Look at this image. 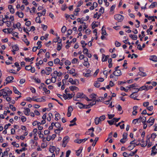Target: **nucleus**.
<instances>
[{
	"label": "nucleus",
	"mask_w": 157,
	"mask_h": 157,
	"mask_svg": "<svg viewBox=\"0 0 157 157\" xmlns=\"http://www.w3.org/2000/svg\"><path fill=\"white\" fill-rule=\"evenodd\" d=\"M74 85H77L79 83L78 80L77 79H75L74 80Z\"/></svg>",
	"instance_id": "nucleus-58"
},
{
	"label": "nucleus",
	"mask_w": 157,
	"mask_h": 157,
	"mask_svg": "<svg viewBox=\"0 0 157 157\" xmlns=\"http://www.w3.org/2000/svg\"><path fill=\"white\" fill-rule=\"evenodd\" d=\"M109 97L110 98V99L109 100H108V101H105V104H108L109 103V102L110 101L112 100V97H110V96H109Z\"/></svg>",
	"instance_id": "nucleus-49"
},
{
	"label": "nucleus",
	"mask_w": 157,
	"mask_h": 157,
	"mask_svg": "<svg viewBox=\"0 0 157 157\" xmlns=\"http://www.w3.org/2000/svg\"><path fill=\"white\" fill-rule=\"evenodd\" d=\"M68 82L74 85V80L72 78H70L69 79Z\"/></svg>",
	"instance_id": "nucleus-48"
},
{
	"label": "nucleus",
	"mask_w": 157,
	"mask_h": 157,
	"mask_svg": "<svg viewBox=\"0 0 157 157\" xmlns=\"http://www.w3.org/2000/svg\"><path fill=\"white\" fill-rule=\"evenodd\" d=\"M157 6V2H154L151 3V5L149 6V8H153Z\"/></svg>",
	"instance_id": "nucleus-16"
},
{
	"label": "nucleus",
	"mask_w": 157,
	"mask_h": 157,
	"mask_svg": "<svg viewBox=\"0 0 157 157\" xmlns=\"http://www.w3.org/2000/svg\"><path fill=\"white\" fill-rule=\"evenodd\" d=\"M67 8V5L66 4H64L63 5L62 7V10L63 11H64L65 10V9Z\"/></svg>",
	"instance_id": "nucleus-53"
},
{
	"label": "nucleus",
	"mask_w": 157,
	"mask_h": 157,
	"mask_svg": "<svg viewBox=\"0 0 157 157\" xmlns=\"http://www.w3.org/2000/svg\"><path fill=\"white\" fill-rule=\"evenodd\" d=\"M78 61V59L76 58H74L71 61L72 63H75L77 62Z\"/></svg>",
	"instance_id": "nucleus-56"
},
{
	"label": "nucleus",
	"mask_w": 157,
	"mask_h": 157,
	"mask_svg": "<svg viewBox=\"0 0 157 157\" xmlns=\"http://www.w3.org/2000/svg\"><path fill=\"white\" fill-rule=\"evenodd\" d=\"M40 17L38 16L36 18L35 21L37 23H41V21H40Z\"/></svg>",
	"instance_id": "nucleus-33"
},
{
	"label": "nucleus",
	"mask_w": 157,
	"mask_h": 157,
	"mask_svg": "<svg viewBox=\"0 0 157 157\" xmlns=\"http://www.w3.org/2000/svg\"><path fill=\"white\" fill-rule=\"evenodd\" d=\"M101 13L99 14L98 15V13L96 12V13L94 14V18L97 17V19H98L101 16Z\"/></svg>",
	"instance_id": "nucleus-31"
},
{
	"label": "nucleus",
	"mask_w": 157,
	"mask_h": 157,
	"mask_svg": "<svg viewBox=\"0 0 157 157\" xmlns=\"http://www.w3.org/2000/svg\"><path fill=\"white\" fill-rule=\"evenodd\" d=\"M51 82H53V81H52V79H47L46 80L45 83L47 85H48L50 84Z\"/></svg>",
	"instance_id": "nucleus-29"
},
{
	"label": "nucleus",
	"mask_w": 157,
	"mask_h": 157,
	"mask_svg": "<svg viewBox=\"0 0 157 157\" xmlns=\"http://www.w3.org/2000/svg\"><path fill=\"white\" fill-rule=\"evenodd\" d=\"M21 120L23 122H24L26 121V118L24 116L21 117Z\"/></svg>",
	"instance_id": "nucleus-62"
},
{
	"label": "nucleus",
	"mask_w": 157,
	"mask_h": 157,
	"mask_svg": "<svg viewBox=\"0 0 157 157\" xmlns=\"http://www.w3.org/2000/svg\"><path fill=\"white\" fill-rule=\"evenodd\" d=\"M109 56L108 55L105 56V55H103L102 61V62L106 61L107 60L108 58L109 57Z\"/></svg>",
	"instance_id": "nucleus-14"
},
{
	"label": "nucleus",
	"mask_w": 157,
	"mask_h": 157,
	"mask_svg": "<svg viewBox=\"0 0 157 157\" xmlns=\"http://www.w3.org/2000/svg\"><path fill=\"white\" fill-rule=\"evenodd\" d=\"M0 92H1L4 98L6 96H9L12 93V91L8 87H6L4 89L0 90Z\"/></svg>",
	"instance_id": "nucleus-1"
},
{
	"label": "nucleus",
	"mask_w": 157,
	"mask_h": 157,
	"mask_svg": "<svg viewBox=\"0 0 157 157\" xmlns=\"http://www.w3.org/2000/svg\"><path fill=\"white\" fill-rule=\"evenodd\" d=\"M115 44L117 47H118L121 45V44L117 41L115 42Z\"/></svg>",
	"instance_id": "nucleus-46"
},
{
	"label": "nucleus",
	"mask_w": 157,
	"mask_h": 157,
	"mask_svg": "<svg viewBox=\"0 0 157 157\" xmlns=\"http://www.w3.org/2000/svg\"><path fill=\"white\" fill-rule=\"evenodd\" d=\"M13 50L12 52L16 51L19 50V48L17 45H15L12 46Z\"/></svg>",
	"instance_id": "nucleus-12"
},
{
	"label": "nucleus",
	"mask_w": 157,
	"mask_h": 157,
	"mask_svg": "<svg viewBox=\"0 0 157 157\" xmlns=\"http://www.w3.org/2000/svg\"><path fill=\"white\" fill-rule=\"evenodd\" d=\"M13 77L12 76H9L6 78V81L8 83L11 82L13 79Z\"/></svg>",
	"instance_id": "nucleus-10"
},
{
	"label": "nucleus",
	"mask_w": 157,
	"mask_h": 157,
	"mask_svg": "<svg viewBox=\"0 0 157 157\" xmlns=\"http://www.w3.org/2000/svg\"><path fill=\"white\" fill-rule=\"evenodd\" d=\"M137 92V91L133 92L129 96V97L132 98H133L134 100H137L136 98V96L133 95L134 94Z\"/></svg>",
	"instance_id": "nucleus-25"
},
{
	"label": "nucleus",
	"mask_w": 157,
	"mask_h": 157,
	"mask_svg": "<svg viewBox=\"0 0 157 157\" xmlns=\"http://www.w3.org/2000/svg\"><path fill=\"white\" fill-rule=\"evenodd\" d=\"M82 149L80 148L79 149L77 150L76 151V155L78 156H79L82 152Z\"/></svg>",
	"instance_id": "nucleus-36"
},
{
	"label": "nucleus",
	"mask_w": 157,
	"mask_h": 157,
	"mask_svg": "<svg viewBox=\"0 0 157 157\" xmlns=\"http://www.w3.org/2000/svg\"><path fill=\"white\" fill-rule=\"evenodd\" d=\"M129 37L131 38L132 40H136L137 38V36L136 35H132V34L129 35Z\"/></svg>",
	"instance_id": "nucleus-26"
},
{
	"label": "nucleus",
	"mask_w": 157,
	"mask_h": 157,
	"mask_svg": "<svg viewBox=\"0 0 157 157\" xmlns=\"http://www.w3.org/2000/svg\"><path fill=\"white\" fill-rule=\"evenodd\" d=\"M65 64L66 65H70L71 64V62L69 60H66L65 62Z\"/></svg>",
	"instance_id": "nucleus-52"
},
{
	"label": "nucleus",
	"mask_w": 157,
	"mask_h": 157,
	"mask_svg": "<svg viewBox=\"0 0 157 157\" xmlns=\"http://www.w3.org/2000/svg\"><path fill=\"white\" fill-rule=\"evenodd\" d=\"M155 120V119L153 118L152 117H151L147 121V122L148 123H151L154 122Z\"/></svg>",
	"instance_id": "nucleus-20"
},
{
	"label": "nucleus",
	"mask_w": 157,
	"mask_h": 157,
	"mask_svg": "<svg viewBox=\"0 0 157 157\" xmlns=\"http://www.w3.org/2000/svg\"><path fill=\"white\" fill-rule=\"evenodd\" d=\"M76 96L78 98H83L85 96V95L83 93H78Z\"/></svg>",
	"instance_id": "nucleus-13"
},
{
	"label": "nucleus",
	"mask_w": 157,
	"mask_h": 157,
	"mask_svg": "<svg viewBox=\"0 0 157 157\" xmlns=\"http://www.w3.org/2000/svg\"><path fill=\"white\" fill-rule=\"evenodd\" d=\"M33 100L38 102H40L42 101V99L40 98H38L37 99H35L34 97L32 98Z\"/></svg>",
	"instance_id": "nucleus-30"
},
{
	"label": "nucleus",
	"mask_w": 157,
	"mask_h": 157,
	"mask_svg": "<svg viewBox=\"0 0 157 157\" xmlns=\"http://www.w3.org/2000/svg\"><path fill=\"white\" fill-rule=\"evenodd\" d=\"M32 66L30 65L26 66L25 67V69L28 71H29L31 68Z\"/></svg>",
	"instance_id": "nucleus-47"
},
{
	"label": "nucleus",
	"mask_w": 157,
	"mask_h": 157,
	"mask_svg": "<svg viewBox=\"0 0 157 157\" xmlns=\"http://www.w3.org/2000/svg\"><path fill=\"white\" fill-rule=\"evenodd\" d=\"M113 74L116 76H119L121 75V72L120 70L114 71L113 73Z\"/></svg>",
	"instance_id": "nucleus-8"
},
{
	"label": "nucleus",
	"mask_w": 157,
	"mask_h": 157,
	"mask_svg": "<svg viewBox=\"0 0 157 157\" xmlns=\"http://www.w3.org/2000/svg\"><path fill=\"white\" fill-rule=\"evenodd\" d=\"M45 70L47 71H48V72H50V71H52V69L51 67H46V68H45Z\"/></svg>",
	"instance_id": "nucleus-59"
},
{
	"label": "nucleus",
	"mask_w": 157,
	"mask_h": 157,
	"mask_svg": "<svg viewBox=\"0 0 157 157\" xmlns=\"http://www.w3.org/2000/svg\"><path fill=\"white\" fill-rule=\"evenodd\" d=\"M16 14L20 18H23L24 16L23 13L22 12H17L16 13Z\"/></svg>",
	"instance_id": "nucleus-23"
},
{
	"label": "nucleus",
	"mask_w": 157,
	"mask_h": 157,
	"mask_svg": "<svg viewBox=\"0 0 157 157\" xmlns=\"http://www.w3.org/2000/svg\"><path fill=\"white\" fill-rule=\"evenodd\" d=\"M25 110L24 111V113L25 115H29V113L30 112V109L28 108H25Z\"/></svg>",
	"instance_id": "nucleus-18"
},
{
	"label": "nucleus",
	"mask_w": 157,
	"mask_h": 157,
	"mask_svg": "<svg viewBox=\"0 0 157 157\" xmlns=\"http://www.w3.org/2000/svg\"><path fill=\"white\" fill-rule=\"evenodd\" d=\"M10 108L13 111H14L16 110V108L15 107L13 106V105H10L9 106Z\"/></svg>",
	"instance_id": "nucleus-38"
},
{
	"label": "nucleus",
	"mask_w": 157,
	"mask_h": 157,
	"mask_svg": "<svg viewBox=\"0 0 157 157\" xmlns=\"http://www.w3.org/2000/svg\"><path fill=\"white\" fill-rule=\"evenodd\" d=\"M11 33L12 34V35L13 36H15V37L18 38V36L17 35V33L16 32H12Z\"/></svg>",
	"instance_id": "nucleus-54"
},
{
	"label": "nucleus",
	"mask_w": 157,
	"mask_h": 157,
	"mask_svg": "<svg viewBox=\"0 0 157 157\" xmlns=\"http://www.w3.org/2000/svg\"><path fill=\"white\" fill-rule=\"evenodd\" d=\"M139 87L138 85L136 83H134L131 85H129V86H127V87L129 89H130L131 88H132L133 89V88H135L134 87Z\"/></svg>",
	"instance_id": "nucleus-15"
},
{
	"label": "nucleus",
	"mask_w": 157,
	"mask_h": 157,
	"mask_svg": "<svg viewBox=\"0 0 157 157\" xmlns=\"http://www.w3.org/2000/svg\"><path fill=\"white\" fill-rule=\"evenodd\" d=\"M147 109L150 111H151L153 109V106H150L147 107Z\"/></svg>",
	"instance_id": "nucleus-63"
},
{
	"label": "nucleus",
	"mask_w": 157,
	"mask_h": 157,
	"mask_svg": "<svg viewBox=\"0 0 157 157\" xmlns=\"http://www.w3.org/2000/svg\"><path fill=\"white\" fill-rule=\"evenodd\" d=\"M156 146H153L152 148L151 153V155H155L157 153V149L156 148Z\"/></svg>",
	"instance_id": "nucleus-7"
},
{
	"label": "nucleus",
	"mask_w": 157,
	"mask_h": 157,
	"mask_svg": "<svg viewBox=\"0 0 157 157\" xmlns=\"http://www.w3.org/2000/svg\"><path fill=\"white\" fill-rule=\"evenodd\" d=\"M88 139V138H85L83 139H77L74 140V142L80 144L83 142H85Z\"/></svg>",
	"instance_id": "nucleus-6"
},
{
	"label": "nucleus",
	"mask_w": 157,
	"mask_h": 157,
	"mask_svg": "<svg viewBox=\"0 0 157 157\" xmlns=\"http://www.w3.org/2000/svg\"><path fill=\"white\" fill-rule=\"evenodd\" d=\"M95 96H96V94H93L91 95V98H92L91 99L92 100V101L95 100L96 99Z\"/></svg>",
	"instance_id": "nucleus-35"
},
{
	"label": "nucleus",
	"mask_w": 157,
	"mask_h": 157,
	"mask_svg": "<svg viewBox=\"0 0 157 157\" xmlns=\"http://www.w3.org/2000/svg\"><path fill=\"white\" fill-rule=\"evenodd\" d=\"M55 126L56 127L58 128V129H56L55 130V132L56 133H57L56 131H60L63 129V128L60 127L61 124L59 122H56L55 124Z\"/></svg>",
	"instance_id": "nucleus-5"
},
{
	"label": "nucleus",
	"mask_w": 157,
	"mask_h": 157,
	"mask_svg": "<svg viewBox=\"0 0 157 157\" xmlns=\"http://www.w3.org/2000/svg\"><path fill=\"white\" fill-rule=\"evenodd\" d=\"M75 69L74 68H72L69 71V73L71 74H72L75 73Z\"/></svg>",
	"instance_id": "nucleus-51"
},
{
	"label": "nucleus",
	"mask_w": 157,
	"mask_h": 157,
	"mask_svg": "<svg viewBox=\"0 0 157 157\" xmlns=\"http://www.w3.org/2000/svg\"><path fill=\"white\" fill-rule=\"evenodd\" d=\"M56 150V147L53 146H51L49 149V151L52 153H53Z\"/></svg>",
	"instance_id": "nucleus-21"
},
{
	"label": "nucleus",
	"mask_w": 157,
	"mask_h": 157,
	"mask_svg": "<svg viewBox=\"0 0 157 157\" xmlns=\"http://www.w3.org/2000/svg\"><path fill=\"white\" fill-rule=\"evenodd\" d=\"M138 75H140L141 76H142L144 77L146 76V74L145 73H144L143 72H142V71H140V72H139L137 75V76Z\"/></svg>",
	"instance_id": "nucleus-22"
},
{
	"label": "nucleus",
	"mask_w": 157,
	"mask_h": 157,
	"mask_svg": "<svg viewBox=\"0 0 157 157\" xmlns=\"http://www.w3.org/2000/svg\"><path fill=\"white\" fill-rule=\"evenodd\" d=\"M150 59L154 62H157V57L155 56H150Z\"/></svg>",
	"instance_id": "nucleus-11"
},
{
	"label": "nucleus",
	"mask_w": 157,
	"mask_h": 157,
	"mask_svg": "<svg viewBox=\"0 0 157 157\" xmlns=\"http://www.w3.org/2000/svg\"><path fill=\"white\" fill-rule=\"evenodd\" d=\"M76 120H77L76 118V117L74 118L72 120L70 121V123H73V124H69V126L71 127V126H72L74 125H76V123H75V121Z\"/></svg>",
	"instance_id": "nucleus-9"
},
{
	"label": "nucleus",
	"mask_w": 157,
	"mask_h": 157,
	"mask_svg": "<svg viewBox=\"0 0 157 157\" xmlns=\"http://www.w3.org/2000/svg\"><path fill=\"white\" fill-rule=\"evenodd\" d=\"M73 111V109L71 106L68 107V112L71 113Z\"/></svg>",
	"instance_id": "nucleus-60"
},
{
	"label": "nucleus",
	"mask_w": 157,
	"mask_h": 157,
	"mask_svg": "<svg viewBox=\"0 0 157 157\" xmlns=\"http://www.w3.org/2000/svg\"><path fill=\"white\" fill-rule=\"evenodd\" d=\"M62 44H58L57 49L58 51H60L61 48Z\"/></svg>",
	"instance_id": "nucleus-40"
},
{
	"label": "nucleus",
	"mask_w": 157,
	"mask_h": 157,
	"mask_svg": "<svg viewBox=\"0 0 157 157\" xmlns=\"http://www.w3.org/2000/svg\"><path fill=\"white\" fill-rule=\"evenodd\" d=\"M127 134L126 133H124L123 135V139H126L127 138Z\"/></svg>",
	"instance_id": "nucleus-50"
},
{
	"label": "nucleus",
	"mask_w": 157,
	"mask_h": 157,
	"mask_svg": "<svg viewBox=\"0 0 157 157\" xmlns=\"http://www.w3.org/2000/svg\"><path fill=\"white\" fill-rule=\"evenodd\" d=\"M25 79L22 78L21 79L20 83L21 84H22L25 83Z\"/></svg>",
	"instance_id": "nucleus-55"
},
{
	"label": "nucleus",
	"mask_w": 157,
	"mask_h": 157,
	"mask_svg": "<svg viewBox=\"0 0 157 157\" xmlns=\"http://www.w3.org/2000/svg\"><path fill=\"white\" fill-rule=\"evenodd\" d=\"M13 90L15 94H18V95H21V93L15 87H13Z\"/></svg>",
	"instance_id": "nucleus-27"
},
{
	"label": "nucleus",
	"mask_w": 157,
	"mask_h": 157,
	"mask_svg": "<svg viewBox=\"0 0 157 157\" xmlns=\"http://www.w3.org/2000/svg\"><path fill=\"white\" fill-rule=\"evenodd\" d=\"M156 134L155 133H153L151 134V139L153 141H154V139L156 138Z\"/></svg>",
	"instance_id": "nucleus-32"
},
{
	"label": "nucleus",
	"mask_w": 157,
	"mask_h": 157,
	"mask_svg": "<svg viewBox=\"0 0 157 157\" xmlns=\"http://www.w3.org/2000/svg\"><path fill=\"white\" fill-rule=\"evenodd\" d=\"M102 28H103V27ZM101 34H102V35H106V36L108 35V34L106 33V32L105 30V29H103V28H102V29Z\"/></svg>",
	"instance_id": "nucleus-42"
},
{
	"label": "nucleus",
	"mask_w": 157,
	"mask_h": 157,
	"mask_svg": "<svg viewBox=\"0 0 157 157\" xmlns=\"http://www.w3.org/2000/svg\"><path fill=\"white\" fill-rule=\"evenodd\" d=\"M69 138L67 136H65L63 139L62 146L63 147H65L67 142L69 141Z\"/></svg>",
	"instance_id": "nucleus-4"
},
{
	"label": "nucleus",
	"mask_w": 157,
	"mask_h": 157,
	"mask_svg": "<svg viewBox=\"0 0 157 157\" xmlns=\"http://www.w3.org/2000/svg\"><path fill=\"white\" fill-rule=\"evenodd\" d=\"M88 49L86 48L84 49L83 51V52L84 54H88Z\"/></svg>",
	"instance_id": "nucleus-45"
},
{
	"label": "nucleus",
	"mask_w": 157,
	"mask_h": 157,
	"mask_svg": "<svg viewBox=\"0 0 157 157\" xmlns=\"http://www.w3.org/2000/svg\"><path fill=\"white\" fill-rule=\"evenodd\" d=\"M124 17L120 14H117L114 16V19L119 22H121L124 19Z\"/></svg>",
	"instance_id": "nucleus-3"
},
{
	"label": "nucleus",
	"mask_w": 157,
	"mask_h": 157,
	"mask_svg": "<svg viewBox=\"0 0 157 157\" xmlns=\"http://www.w3.org/2000/svg\"><path fill=\"white\" fill-rule=\"evenodd\" d=\"M149 104V103L148 102H144L143 103V105L145 107L147 106Z\"/></svg>",
	"instance_id": "nucleus-61"
},
{
	"label": "nucleus",
	"mask_w": 157,
	"mask_h": 157,
	"mask_svg": "<svg viewBox=\"0 0 157 157\" xmlns=\"http://www.w3.org/2000/svg\"><path fill=\"white\" fill-rule=\"evenodd\" d=\"M60 62L59 59L58 58H57L56 59L54 60V63L55 64H58Z\"/></svg>",
	"instance_id": "nucleus-43"
},
{
	"label": "nucleus",
	"mask_w": 157,
	"mask_h": 157,
	"mask_svg": "<svg viewBox=\"0 0 157 157\" xmlns=\"http://www.w3.org/2000/svg\"><path fill=\"white\" fill-rule=\"evenodd\" d=\"M107 122L110 125H113L114 122V121L113 119L111 120L108 121Z\"/></svg>",
	"instance_id": "nucleus-39"
},
{
	"label": "nucleus",
	"mask_w": 157,
	"mask_h": 157,
	"mask_svg": "<svg viewBox=\"0 0 157 157\" xmlns=\"http://www.w3.org/2000/svg\"><path fill=\"white\" fill-rule=\"evenodd\" d=\"M76 104H78V106L80 109L84 108V107L85 106V105H83L79 102L77 103Z\"/></svg>",
	"instance_id": "nucleus-24"
},
{
	"label": "nucleus",
	"mask_w": 157,
	"mask_h": 157,
	"mask_svg": "<svg viewBox=\"0 0 157 157\" xmlns=\"http://www.w3.org/2000/svg\"><path fill=\"white\" fill-rule=\"evenodd\" d=\"M105 118V117L104 115L100 116L99 118L96 117L95 119V123L96 125H98L100 122L104 120Z\"/></svg>",
	"instance_id": "nucleus-2"
},
{
	"label": "nucleus",
	"mask_w": 157,
	"mask_h": 157,
	"mask_svg": "<svg viewBox=\"0 0 157 157\" xmlns=\"http://www.w3.org/2000/svg\"><path fill=\"white\" fill-rule=\"evenodd\" d=\"M71 152V151L70 150L67 151L66 152V157H68Z\"/></svg>",
	"instance_id": "nucleus-64"
},
{
	"label": "nucleus",
	"mask_w": 157,
	"mask_h": 157,
	"mask_svg": "<svg viewBox=\"0 0 157 157\" xmlns=\"http://www.w3.org/2000/svg\"><path fill=\"white\" fill-rule=\"evenodd\" d=\"M66 27L65 26H63L61 29V31L63 33H64L66 32Z\"/></svg>",
	"instance_id": "nucleus-34"
},
{
	"label": "nucleus",
	"mask_w": 157,
	"mask_h": 157,
	"mask_svg": "<svg viewBox=\"0 0 157 157\" xmlns=\"http://www.w3.org/2000/svg\"><path fill=\"white\" fill-rule=\"evenodd\" d=\"M83 3V2L82 1H80L78 3V4L77 6V7H80Z\"/></svg>",
	"instance_id": "nucleus-57"
},
{
	"label": "nucleus",
	"mask_w": 157,
	"mask_h": 157,
	"mask_svg": "<svg viewBox=\"0 0 157 157\" xmlns=\"http://www.w3.org/2000/svg\"><path fill=\"white\" fill-rule=\"evenodd\" d=\"M147 86H143L140 87L139 89L137 88L136 90H137V92H138L139 90H146Z\"/></svg>",
	"instance_id": "nucleus-17"
},
{
	"label": "nucleus",
	"mask_w": 157,
	"mask_h": 157,
	"mask_svg": "<svg viewBox=\"0 0 157 157\" xmlns=\"http://www.w3.org/2000/svg\"><path fill=\"white\" fill-rule=\"evenodd\" d=\"M45 12L46 10L44 9L42 11V13L38 12L37 13V14L38 15V16H41L42 15H44L45 14Z\"/></svg>",
	"instance_id": "nucleus-28"
},
{
	"label": "nucleus",
	"mask_w": 157,
	"mask_h": 157,
	"mask_svg": "<svg viewBox=\"0 0 157 157\" xmlns=\"http://www.w3.org/2000/svg\"><path fill=\"white\" fill-rule=\"evenodd\" d=\"M69 88L71 91H73L74 90H78V88L75 86H71L69 87Z\"/></svg>",
	"instance_id": "nucleus-19"
},
{
	"label": "nucleus",
	"mask_w": 157,
	"mask_h": 157,
	"mask_svg": "<svg viewBox=\"0 0 157 157\" xmlns=\"http://www.w3.org/2000/svg\"><path fill=\"white\" fill-rule=\"evenodd\" d=\"M98 81L94 83V86L96 87H99L100 86V83L97 82Z\"/></svg>",
	"instance_id": "nucleus-44"
},
{
	"label": "nucleus",
	"mask_w": 157,
	"mask_h": 157,
	"mask_svg": "<svg viewBox=\"0 0 157 157\" xmlns=\"http://www.w3.org/2000/svg\"><path fill=\"white\" fill-rule=\"evenodd\" d=\"M67 96L68 99L69 98L70 99L72 98V97H73L74 96L75 94H67Z\"/></svg>",
	"instance_id": "nucleus-37"
},
{
	"label": "nucleus",
	"mask_w": 157,
	"mask_h": 157,
	"mask_svg": "<svg viewBox=\"0 0 157 157\" xmlns=\"http://www.w3.org/2000/svg\"><path fill=\"white\" fill-rule=\"evenodd\" d=\"M92 131V132H93L94 131V128L93 127H92L91 128H90V129H88V131L86 132V134H89V132L90 131Z\"/></svg>",
	"instance_id": "nucleus-41"
}]
</instances>
